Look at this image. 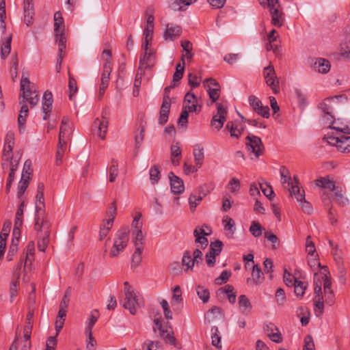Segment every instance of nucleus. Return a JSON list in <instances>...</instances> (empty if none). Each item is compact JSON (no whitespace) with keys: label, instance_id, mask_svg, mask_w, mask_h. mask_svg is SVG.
Returning a JSON list of instances; mask_svg holds the SVG:
<instances>
[{"label":"nucleus","instance_id":"nucleus-49","mask_svg":"<svg viewBox=\"0 0 350 350\" xmlns=\"http://www.w3.org/2000/svg\"><path fill=\"white\" fill-rule=\"evenodd\" d=\"M222 310L219 307L214 306L211 309L208 310L206 314V319L208 321H213L219 316H221Z\"/></svg>","mask_w":350,"mask_h":350},{"label":"nucleus","instance_id":"nucleus-46","mask_svg":"<svg viewBox=\"0 0 350 350\" xmlns=\"http://www.w3.org/2000/svg\"><path fill=\"white\" fill-rule=\"evenodd\" d=\"M259 185L263 194L271 200L275 196L272 187L267 183L259 182Z\"/></svg>","mask_w":350,"mask_h":350},{"label":"nucleus","instance_id":"nucleus-14","mask_svg":"<svg viewBox=\"0 0 350 350\" xmlns=\"http://www.w3.org/2000/svg\"><path fill=\"white\" fill-rule=\"evenodd\" d=\"M170 107L171 100L170 96L167 95L163 96L158 120L159 124L163 125L167 122Z\"/></svg>","mask_w":350,"mask_h":350},{"label":"nucleus","instance_id":"nucleus-30","mask_svg":"<svg viewBox=\"0 0 350 350\" xmlns=\"http://www.w3.org/2000/svg\"><path fill=\"white\" fill-rule=\"evenodd\" d=\"M295 184L292 185L289 188L288 191L290 195L292 196H295L297 201L299 202V201L304 200L305 198V191L304 190H301L299 187L298 186V180L296 177L294 178Z\"/></svg>","mask_w":350,"mask_h":350},{"label":"nucleus","instance_id":"nucleus-45","mask_svg":"<svg viewBox=\"0 0 350 350\" xmlns=\"http://www.w3.org/2000/svg\"><path fill=\"white\" fill-rule=\"evenodd\" d=\"M314 301V310L317 317H321L324 312V301L323 298L313 299Z\"/></svg>","mask_w":350,"mask_h":350},{"label":"nucleus","instance_id":"nucleus-54","mask_svg":"<svg viewBox=\"0 0 350 350\" xmlns=\"http://www.w3.org/2000/svg\"><path fill=\"white\" fill-rule=\"evenodd\" d=\"M68 88L70 92L69 98L70 100H73L78 88L76 80L70 75H69Z\"/></svg>","mask_w":350,"mask_h":350},{"label":"nucleus","instance_id":"nucleus-4","mask_svg":"<svg viewBox=\"0 0 350 350\" xmlns=\"http://www.w3.org/2000/svg\"><path fill=\"white\" fill-rule=\"evenodd\" d=\"M30 81L27 77H24L23 75L21 81V91L22 94L21 96L31 105L34 107L39 101V95L34 91L30 90Z\"/></svg>","mask_w":350,"mask_h":350},{"label":"nucleus","instance_id":"nucleus-25","mask_svg":"<svg viewBox=\"0 0 350 350\" xmlns=\"http://www.w3.org/2000/svg\"><path fill=\"white\" fill-rule=\"evenodd\" d=\"M238 306L240 312L244 315H248L252 309V304L245 295H241L239 297Z\"/></svg>","mask_w":350,"mask_h":350},{"label":"nucleus","instance_id":"nucleus-63","mask_svg":"<svg viewBox=\"0 0 350 350\" xmlns=\"http://www.w3.org/2000/svg\"><path fill=\"white\" fill-rule=\"evenodd\" d=\"M144 347H147V350H162V345L159 341L147 340L143 344Z\"/></svg>","mask_w":350,"mask_h":350},{"label":"nucleus","instance_id":"nucleus-55","mask_svg":"<svg viewBox=\"0 0 350 350\" xmlns=\"http://www.w3.org/2000/svg\"><path fill=\"white\" fill-rule=\"evenodd\" d=\"M205 88L212 103L216 102L219 98L220 88H212L207 85V88Z\"/></svg>","mask_w":350,"mask_h":350},{"label":"nucleus","instance_id":"nucleus-33","mask_svg":"<svg viewBox=\"0 0 350 350\" xmlns=\"http://www.w3.org/2000/svg\"><path fill=\"white\" fill-rule=\"evenodd\" d=\"M315 185L317 187L328 189L332 191H334L336 187L334 181L330 180L328 176L321 177L316 180Z\"/></svg>","mask_w":350,"mask_h":350},{"label":"nucleus","instance_id":"nucleus-12","mask_svg":"<svg viewBox=\"0 0 350 350\" xmlns=\"http://www.w3.org/2000/svg\"><path fill=\"white\" fill-rule=\"evenodd\" d=\"M149 44H143L144 54L139 60V70L144 71L146 69L150 68L153 65V55L150 50L148 49Z\"/></svg>","mask_w":350,"mask_h":350},{"label":"nucleus","instance_id":"nucleus-37","mask_svg":"<svg viewBox=\"0 0 350 350\" xmlns=\"http://www.w3.org/2000/svg\"><path fill=\"white\" fill-rule=\"evenodd\" d=\"M29 176H26L25 174H22L21 179L18 185L17 197L21 198L26 191L29 185Z\"/></svg>","mask_w":350,"mask_h":350},{"label":"nucleus","instance_id":"nucleus-29","mask_svg":"<svg viewBox=\"0 0 350 350\" xmlns=\"http://www.w3.org/2000/svg\"><path fill=\"white\" fill-rule=\"evenodd\" d=\"M193 154L196 166L198 168L201 167L204 159V148L200 144H196L194 146Z\"/></svg>","mask_w":350,"mask_h":350},{"label":"nucleus","instance_id":"nucleus-21","mask_svg":"<svg viewBox=\"0 0 350 350\" xmlns=\"http://www.w3.org/2000/svg\"><path fill=\"white\" fill-rule=\"evenodd\" d=\"M197 98L193 93L188 92L184 98L183 107L190 112H197Z\"/></svg>","mask_w":350,"mask_h":350},{"label":"nucleus","instance_id":"nucleus-48","mask_svg":"<svg viewBox=\"0 0 350 350\" xmlns=\"http://www.w3.org/2000/svg\"><path fill=\"white\" fill-rule=\"evenodd\" d=\"M321 270L319 273H315L314 275V278H320L321 282L327 281V280H331V276L329 271L326 266H322L321 265V267H319Z\"/></svg>","mask_w":350,"mask_h":350},{"label":"nucleus","instance_id":"nucleus-13","mask_svg":"<svg viewBox=\"0 0 350 350\" xmlns=\"http://www.w3.org/2000/svg\"><path fill=\"white\" fill-rule=\"evenodd\" d=\"M181 33L182 28L180 26L174 23H169L166 25L163 33V38L165 41H173L178 38Z\"/></svg>","mask_w":350,"mask_h":350},{"label":"nucleus","instance_id":"nucleus-47","mask_svg":"<svg viewBox=\"0 0 350 350\" xmlns=\"http://www.w3.org/2000/svg\"><path fill=\"white\" fill-rule=\"evenodd\" d=\"M314 297L313 299L323 298V293H322V284L323 282L320 278H314Z\"/></svg>","mask_w":350,"mask_h":350},{"label":"nucleus","instance_id":"nucleus-38","mask_svg":"<svg viewBox=\"0 0 350 350\" xmlns=\"http://www.w3.org/2000/svg\"><path fill=\"white\" fill-rule=\"evenodd\" d=\"M159 335L163 340L171 345L175 346L176 345V338L174 336V332L172 331H169L167 329H162L159 332Z\"/></svg>","mask_w":350,"mask_h":350},{"label":"nucleus","instance_id":"nucleus-52","mask_svg":"<svg viewBox=\"0 0 350 350\" xmlns=\"http://www.w3.org/2000/svg\"><path fill=\"white\" fill-rule=\"evenodd\" d=\"M64 30H59V32H55L56 42L59 45V53H62L66 48V38L64 35Z\"/></svg>","mask_w":350,"mask_h":350},{"label":"nucleus","instance_id":"nucleus-24","mask_svg":"<svg viewBox=\"0 0 350 350\" xmlns=\"http://www.w3.org/2000/svg\"><path fill=\"white\" fill-rule=\"evenodd\" d=\"M21 273V266H17L14 271L13 280L10 284V293L11 299H13L17 294L18 286L19 285V278Z\"/></svg>","mask_w":350,"mask_h":350},{"label":"nucleus","instance_id":"nucleus-43","mask_svg":"<svg viewBox=\"0 0 350 350\" xmlns=\"http://www.w3.org/2000/svg\"><path fill=\"white\" fill-rule=\"evenodd\" d=\"M112 226H113V224H111V223L105 222V221H103L102 224L100 225V230H99V240L100 241H103L107 237V236L108 235Z\"/></svg>","mask_w":350,"mask_h":350},{"label":"nucleus","instance_id":"nucleus-6","mask_svg":"<svg viewBox=\"0 0 350 350\" xmlns=\"http://www.w3.org/2000/svg\"><path fill=\"white\" fill-rule=\"evenodd\" d=\"M262 74L266 84L272 90L273 94H278L280 92V82L276 76L274 67L269 64L268 66L264 68Z\"/></svg>","mask_w":350,"mask_h":350},{"label":"nucleus","instance_id":"nucleus-35","mask_svg":"<svg viewBox=\"0 0 350 350\" xmlns=\"http://www.w3.org/2000/svg\"><path fill=\"white\" fill-rule=\"evenodd\" d=\"M206 196L204 192L202 195H198L196 193H192L189 198V203L191 211H194L197 206L200 203L202 199Z\"/></svg>","mask_w":350,"mask_h":350},{"label":"nucleus","instance_id":"nucleus-31","mask_svg":"<svg viewBox=\"0 0 350 350\" xmlns=\"http://www.w3.org/2000/svg\"><path fill=\"white\" fill-rule=\"evenodd\" d=\"M222 222L224 230L226 232V236L229 238H232L236 230L234 221L232 218L226 216L223 218Z\"/></svg>","mask_w":350,"mask_h":350},{"label":"nucleus","instance_id":"nucleus-9","mask_svg":"<svg viewBox=\"0 0 350 350\" xmlns=\"http://www.w3.org/2000/svg\"><path fill=\"white\" fill-rule=\"evenodd\" d=\"M216 105L217 114L213 116L212 118L211 126L219 131L223 127L224 124L226 120V116L227 114V109L220 103H217Z\"/></svg>","mask_w":350,"mask_h":350},{"label":"nucleus","instance_id":"nucleus-32","mask_svg":"<svg viewBox=\"0 0 350 350\" xmlns=\"http://www.w3.org/2000/svg\"><path fill=\"white\" fill-rule=\"evenodd\" d=\"M217 295L226 294L228 297V301L231 304L236 302V293L234 292V287L232 285L228 284L223 288H220L217 291Z\"/></svg>","mask_w":350,"mask_h":350},{"label":"nucleus","instance_id":"nucleus-15","mask_svg":"<svg viewBox=\"0 0 350 350\" xmlns=\"http://www.w3.org/2000/svg\"><path fill=\"white\" fill-rule=\"evenodd\" d=\"M265 332L271 341L280 343L282 342V336L278 328L273 323H268L264 327Z\"/></svg>","mask_w":350,"mask_h":350},{"label":"nucleus","instance_id":"nucleus-10","mask_svg":"<svg viewBox=\"0 0 350 350\" xmlns=\"http://www.w3.org/2000/svg\"><path fill=\"white\" fill-rule=\"evenodd\" d=\"M248 100L252 109L258 115L265 118H268L269 117V107L263 106L262 102L258 98L254 95H251L249 96Z\"/></svg>","mask_w":350,"mask_h":350},{"label":"nucleus","instance_id":"nucleus-60","mask_svg":"<svg viewBox=\"0 0 350 350\" xmlns=\"http://www.w3.org/2000/svg\"><path fill=\"white\" fill-rule=\"evenodd\" d=\"M150 174V180L152 184L157 183L160 179V170L159 167L157 165H154L150 169L149 171Z\"/></svg>","mask_w":350,"mask_h":350},{"label":"nucleus","instance_id":"nucleus-3","mask_svg":"<svg viewBox=\"0 0 350 350\" xmlns=\"http://www.w3.org/2000/svg\"><path fill=\"white\" fill-rule=\"evenodd\" d=\"M129 241V230L124 228L118 230L115 234L113 246L110 250L109 255L114 258L124 251Z\"/></svg>","mask_w":350,"mask_h":350},{"label":"nucleus","instance_id":"nucleus-17","mask_svg":"<svg viewBox=\"0 0 350 350\" xmlns=\"http://www.w3.org/2000/svg\"><path fill=\"white\" fill-rule=\"evenodd\" d=\"M14 146V134L12 131H8L5 137V144L3 152V159H10Z\"/></svg>","mask_w":350,"mask_h":350},{"label":"nucleus","instance_id":"nucleus-56","mask_svg":"<svg viewBox=\"0 0 350 350\" xmlns=\"http://www.w3.org/2000/svg\"><path fill=\"white\" fill-rule=\"evenodd\" d=\"M211 232V229L206 224H204L202 226H197L193 231V234L194 236L206 237L210 235Z\"/></svg>","mask_w":350,"mask_h":350},{"label":"nucleus","instance_id":"nucleus-41","mask_svg":"<svg viewBox=\"0 0 350 350\" xmlns=\"http://www.w3.org/2000/svg\"><path fill=\"white\" fill-rule=\"evenodd\" d=\"M196 290L198 297L203 301V303H206L208 301L210 298V293L208 288L203 286L198 285Z\"/></svg>","mask_w":350,"mask_h":350},{"label":"nucleus","instance_id":"nucleus-23","mask_svg":"<svg viewBox=\"0 0 350 350\" xmlns=\"http://www.w3.org/2000/svg\"><path fill=\"white\" fill-rule=\"evenodd\" d=\"M53 103L52 93L46 90L42 97V111L45 113L43 120H46L48 118V113L51 111Z\"/></svg>","mask_w":350,"mask_h":350},{"label":"nucleus","instance_id":"nucleus-7","mask_svg":"<svg viewBox=\"0 0 350 350\" xmlns=\"http://www.w3.org/2000/svg\"><path fill=\"white\" fill-rule=\"evenodd\" d=\"M327 140L329 144L335 146L341 152H350V137L328 135Z\"/></svg>","mask_w":350,"mask_h":350},{"label":"nucleus","instance_id":"nucleus-58","mask_svg":"<svg viewBox=\"0 0 350 350\" xmlns=\"http://www.w3.org/2000/svg\"><path fill=\"white\" fill-rule=\"evenodd\" d=\"M262 230L263 229L261 227L260 224L256 221H253L250 227V232L255 237H258L261 236Z\"/></svg>","mask_w":350,"mask_h":350},{"label":"nucleus","instance_id":"nucleus-62","mask_svg":"<svg viewBox=\"0 0 350 350\" xmlns=\"http://www.w3.org/2000/svg\"><path fill=\"white\" fill-rule=\"evenodd\" d=\"M329 127L344 134H350V126L349 125L340 126L336 122H332Z\"/></svg>","mask_w":350,"mask_h":350},{"label":"nucleus","instance_id":"nucleus-64","mask_svg":"<svg viewBox=\"0 0 350 350\" xmlns=\"http://www.w3.org/2000/svg\"><path fill=\"white\" fill-rule=\"evenodd\" d=\"M87 339H86V349L87 350H94L96 345V342L92 336V332H85Z\"/></svg>","mask_w":350,"mask_h":350},{"label":"nucleus","instance_id":"nucleus-34","mask_svg":"<svg viewBox=\"0 0 350 350\" xmlns=\"http://www.w3.org/2000/svg\"><path fill=\"white\" fill-rule=\"evenodd\" d=\"M333 191L334 192V200L338 205L344 206L348 204L349 200L344 196L341 188L336 187V189Z\"/></svg>","mask_w":350,"mask_h":350},{"label":"nucleus","instance_id":"nucleus-44","mask_svg":"<svg viewBox=\"0 0 350 350\" xmlns=\"http://www.w3.org/2000/svg\"><path fill=\"white\" fill-rule=\"evenodd\" d=\"M295 293L298 297H302L305 294V291L307 288L308 284L300 280H297L295 284Z\"/></svg>","mask_w":350,"mask_h":350},{"label":"nucleus","instance_id":"nucleus-40","mask_svg":"<svg viewBox=\"0 0 350 350\" xmlns=\"http://www.w3.org/2000/svg\"><path fill=\"white\" fill-rule=\"evenodd\" d=\"M211 340L212 345L217 347V349H221L222 345L221 342V336H219V332L217 327H213L211 328Z\"/></svg>","mask_w":350,"mask_h":350},{"label":"nucleus","instance_id":"nucleus-51","mask_svg":"<svg viewBox=\"0 0 350 350\" xmlns=\"http://www.w3.org/2000/svg\"><path fill=\"white\" fill-rule=\"evenodd\" d=\"M226 129L229 131L230 136L232 137L239 138L242 133V131L232 122H228L227 123Z\"/></svg>","mask_w":350,"mask_h":350},{"label":"nucleus","instance_id":"nucleus-18","mask_svg":"<svg viewBox=\"0 0 350 350\" xmlns=\"http://www.w3.org/2000/svg\"><path fill=\"white\" fill-rule=\"evenodd\" d=\"M270 14L271 16V24L277 27H280L284 24L283 13L280 10V7L273 5L269 8Z\"/></svg>","mask_w":350,"mask_h":350},{"label":"nucleus","instance_id":"nucleus-22","mask_svg":"<svg viewBox=\"0 0 350 350\" xmlns=\"http://www.w3.org/2000/svg\"><path fill=\"white\" fill-rule=\"evenodd\" d=\"M312 68L319 73L326 74L329 71L331 65L328 60L324 58H317L314 60Z\"/></svg>","mask_w":350,"mask_h":350},{"label":"nucleus","instance_id":"nucleus-16","mask_svg":"<svg viewBox=\"0 0 350 350\" xmlns=\"http://www.w3.org/2000/svg\"><path fill=\"white\" fill-rule=\"evenodd\" d=\"M108 124V118L104 115V112L103 113L101 119L96 118L94 122L93 125L98 130V136L102 139H105Z\"/></svg>","mask_w":350,"mask_h":350},{"label":"nucleus","instance_id":"nucleus-39","mask_svg":"<svg viewBox=\"0 0 350 350\" xmlns=\"http://www.w3.org/2000/svg\"><path fill=\"white\" fill-rule=\"evenodd\" d=\"M117 213V206L116 201H113L109 205L107 211V218L104 219L103 221L111 223L113 224V221L116 217Z\"/></svg>","mask_w":350,"mask_h":350},{"label":"nucleus","instance_id":"nucleus-19","mask_svg":"<svg viewBox=\"0 0 350 350\" xmlns=\"http://www.w3.org/2000/svg\"><path fill=\"white\" fill-rule=\"evenodd\" d=\"M172 191L175 194H180L184 191L185 187L183 181L173 172L169 174Z\"/></svg>","mask_w":350,"mask_h":350},{"label":"nucleus","instance_id":"nucleus-59","mask_svg":"<svg viewBox=\"0 0 350 350\" xmlns=\"http://www.w3.org/2000/svg\"><path fill=\"white\" fill-rule=\"evenodd\" d=\"M222 247L223 243L219 240H216L211 243L208 252L218 256L222 250Z\"/></svg>","mask_w":350,"mask_h":350},{"label":"nucleus","instance_id":"nucleus-42","mask_svg":"<svg viewBox=\"0 0 350 350\" xmlns=\"http://www.w3.org/2000/svg\"><path fill=\"white\" fill-rule=\"evenodd\" d=\"M132 234L135 247H143L144 234L142 230H133Z\"/></svg>","mask_w":350,"mask_h":350},{"label":"nucleus","instance_id":"nucleus-1","mask_svg":"<svg viewBox=\"0 0 350 350\" xmlns=\"http://www.w3.org/2000/svg\"><path fill=\"white\" fill-rule=\"evenodd\" d=\"M44 185L39 183L36 196V208L38 216L36 218L35 230L38 232V248L41 252H44L49 243L51 234V224L44 217Z\"/></svg>","mask_w":350,"mask_h":350},{"label":"nucleus","instance_id":"nucleus-57","mask_svg":"<svg viewBox=\"0 0 350 350\" xmlns=\"http://www.w3.org/2000/svg\"><path fill=\"white\" fill-rule=\"evenodd\" d=\"M118 174V161L112 159L111 165L109 167V181L113 183L115 181Z\"/></svg>","mask_w":350,"mask_h":350},{"label":"nucleus","instance_id":"nucleus-50","mask_svg":"<svg viewBox=\"0 0 350 350\" xmlns=\"http://www.w3.org/2000/svg\"><path fill=\"white\" fill-rule=\"evenodd\" d=\"M280 173L281 176V182L282 184L287 183L288 185H292L295 184L293 182H291L290 172L286 167L282 166L280 169Z\"/></svg>","mask_w":350,"mask_h":350},{"label":"nucleus","instance_id":"nucleus-5","mask_svg":"<svg viewBox=\"0 0 350 350\" xmlns=\"http://www.w3.org/2000/svg\"><path fill=\"white\" fill-rule=\"evenodd\" d=\"M246 141V149L250 154H254L256 159L262 154L265 148L260 137L250 134Z\"/></svg>","mask_w":350,"mask_h":350},{"label":"nucleus","instance_id":"nucleus-2","mask_svg":"<svg viewBox=\"0 0 350 350\" xmlns=\"http://www.w3.org/2000/svg\"><path fill=\"white\" fill-rule=\"evenodd\" d=\"M72 133V124L70 122L69 118L65 116L62 118L59 128V140L56 152V164L57 165H60L62 162L66 144L71 139Z\"/></svg>","mask_w":350,"mask_h":350},{"label":"nucleus","instance_id":"nucleus-61","mask_svg":"<svg viewBox=\"0 0 350 350\" xmlns=\"http://www.w3.org/2000/svg\"><path fill=\"white\" fill-rule=\"evenodd\" d=\"M144 247H135V252L132 256L131 263L134 266L138 265L142 259V254Z\"/></svg>","mask_w":350,"mask_h":350},{"label":"nucleus","instance_id":"nucleus-53","mask_svg":"<svg viewBox=\"0 0 350 350\" xmlns=\"http://www.w3.org/2000/svg\"><path fill=\"white\" fill-rule=\"evenodd\" d=\"M54 27L55 32H59V30H64V20L60 12H56L54 14Z\"/></svg>","mask_w":350,"mask_h":350},{"label":"nucleus","instance_id":"nucleus-8","mask_svg":"<svg viewBox=\"0 0 350 350\" xmlns=\"http://www.w3.org/2000/svg\"><path fill=\"white\" fill-rule=\"evenodd\" d=\"M124 295L125 297L123 301H122L123 307L129 310L131 314H135L137 312V308L139 306L136 293L135 291L130 292L129 290H126V294H124Z\"/></svg>","mask_w":350,"mask_h":350},{"label":"nucleus","instance_id":"nucleus-28","mask_svg":"<svg viewBox=\"0 0 350 350\" xmlns=\"http://www.w3.org/2000/svg\"><path fill=\"white\" fill-rule=\"evenodd\" d=\"M264 280L263 273L260 267L258 265H254L252 272V278L247 279V282L253 284H259Z\"/></svg>","mask_w":350,"mask_h":350},{"label":"nucleus","instance_id":"nucleus-26","mask_svg":"<svg viewBox=\"0 0 350 350\" xmlns=\"http://www.w3.org/2000/svg\"><path fill=\"white\" fill-rule=\"evenodd\" d=\"M182 264L185 272L192 271L196 262L193 260L192 254L190 251H185L182 258Z\"/></svg>","mask_w":350,"mask_h":350},{"label":"nucleus","instance_id":"nucleus-11","mask_svg":"<svg viewBox=\"0 0 350 350\" xmlns=\"http://www.w3.org/2000/svg\"><path fill=\"white\" fill-rule=\"evenodd\" d=\"M146 27L144 31V44H149L152 39L153 29H154V16L153 10L148 8L146 11Z\"/></svg>","mask_w":350,"mask_h":350},{"label":"nucleus","instance_id":"nucleus-27","mask_svg":"<svg viewBox=\"0 0 350 350\" xmlns=\"http://www.w3.org/2000/svg\"><path fill=\"white\" fill-rule=\"evenodd\" d=\"M112 71V67L109 66V64L107 63L106 64H103V72L101 75V91H105V90L108 87L109 79H110V75Z\"/></svg>","mask_w":350,"mask_h":350},{"label":"nucleus","instance_id":"nucleus-36","mask_svg":"<svg viewBox=\"0 0 350 350\" xmlns=\"http://www.w3.org/2000/svg\"><path fill=\"white\" fill-rule=\"evenodd\" d=\"M99 312L95 309L91 311L90 318L86 321L85 332H92V329L99 318Z\"/></svg>","mask_w":350,"mask_h":350},{"label":"nucleus","instance_id":"nucleus-20","mask_svg":"<svg viewBox=\"0 0 350 350\" xmlns=\"http://www.w3.org/2000/svg\"><path fill=\"white\" fill-rule=\"evenodd\" d=\"M34 16L33 0H24V22L27 26L31 25Z\"/></svg>","mask_w":350,"mask_h":350}]
</instances>
